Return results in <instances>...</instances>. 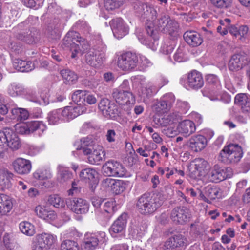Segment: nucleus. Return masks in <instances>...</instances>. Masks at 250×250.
Here are the masks:
<instances>
[{"label":"nucleus","instance_id":"obj_1","mask_svg":"<svg viewBox=\"0 0 250 250\" xmlns=\"http://www.w3.org/2000/svg\"><path fill=\"white\" fill-rule=\"evenodd\" d=\"M164 198L160 193H146L141 196L136 203L137 210L142 214L148 215L154 212L163 203Z\"/></svg>","mask_w":250,"mask_h":250},{"label":"nucleus","instance_id":"obj_2","mask_svg":"<svg viewBox=\"0 0 250 250\" xmlns=\"http://www.w3.org/2000/svg\"><path fill=\"white\" fill-rule=\"evenodd\" d=\"M63 44L70 48L72 51V58H75L79 52L86 50L89 44L84 39L79 36V34L74 31H69L63 40Z\"/></svg>","mask_w":250,"mask_h":250},{"label":"nucleus","instance_id":"obj_3","mask_svg":"<svg viewBox=\"0 0 250 250\" xmlns=\"http://www.w3.org/2000/svg\"><path fill=\"white\" fill-rule=\"evenodd\" d=\"M242 155L241 147L235 144H231L225 146L220 153L221 161L226 163L238 162Z\"/></svg>","mask_w":250,"mask_h":250},{"label":"nucleus","instance_id":"obj_4","mask_svg":"<svg viewBox=\"0 0 250 250\" xmlns=\"http://www.w3.org/2000/svg\"><path fill=\"white\" fill-rule=\"evenodd\" d=\"M102 169L103 174L108 177H123L126 172L125 168L121 163L113 160L104 164Z\"/></svg>","mask_w":250,"mask_h":250},{"label":"nucleus","instance_id":"obj_5","mask_svg":"<svg viewBox=\"0 0 250 250\" xmlns=\"http://www.w3.org/2000/svg\"><path fill=\"white\" fill-rule=\"evenodd\" d=\"M106 236L104 232L99 231L95 233L87 232L84 235L83 247L84 250H93L100 243L106 241Z\"/></svg>","mask_w":250,"mask_h":250},{"label":"nucleus","instance_id":"obj_6","mask_svg":"<svg viewBox=\"0 0 250 250\" xmlns=\"http://www.w3.org/2000/svg\"><path fill=\"white\" fill-rule=\"evenodd\" d=\"M208 168V163L205 159L201 158H195L190 164L189 175L193 179H200L207 175Z\"/></svg>","mask_w":250,"mask_h":250},{"label":"nucleus","instance_id":"obj_7","mask_svg":"<svg viewBox=\"0 0 250 250\" xmlns=\"http://www.w3.org/2000/svg\"><path fill=\"white\" fill-rule=\"evenodd\" d=\"M138 61V56L135 53L128 52L118 57L117 65L123 70H132L136 67Z\"/></svg>","mask_w":250,"mask_h":250},{"label":"nucleus","instance_id":"obj_8","mask_svg":"<svg viewBox=\"0 0 250 250\" xmlns=\"http://www.w3.org/2000/svg\"><path fill=\"white\" fill-rule=\"evenodd\" d=\"M67 207L77 214H84L88 212L89 204L85 200L78 198H68L66 200Z\"/></svg>","mask_w":250,"mask_h":250},{"label":"nucleus","instance_id":"obj_9","mask_svg":"<svg viewBox=\"0 0 250 250\" xmlns=\"http://www.w3.org/2000/svg\"><path fill=\"white\" fill-rule=\"evenodd\" d=\"M105 59V49L103 48L101 50L94 48L90 49L85 55V61L87 63L93 67H97Z\"/></svg>","mask_w":250,"mask_h":250},{"label":"nucleus","instance_id":"obj_10","mask_svg":"<svg viewBox=\"0 0 250 250\" xmlns=\"http://www.w3.org/2000/svg\"><path fill=\"white\" fill-rule=\"evenodd\" d=\"M230 170V168H225L220 167L218 165H215L210 168V171L207 173L206 176L209 181L217 183L228 177L229 178L230 176H228L226 172Z\"/></svg>","mask_w":250,"mask_h":250},{"label":"nucleus","instance_id":"obj_11","mask_svg":"<svg viewBox=\"0 0 250 250\" xmlns=\"http://www.w3.org/2000/svg\"><path fill=\"white\" fill-rule=\"evenodd\" d=\"M62 120L69 121L79 115L84 113L86 108L83 105L66 106L63 109H59Z\"/></svg>","mask_w":250,"mask_h":250},{"label":"nucleus","instance_id":"obj_12","mask_svg":"<svg viewBox=\"0 0 250 250\" xmlns=\"http://www.w3.org/2000/svg\"><path fill=\"white\" fill-rule=\"evenodd\" d=\"M204 83V80L201 73L194 70L188 74L185 86L187 88L198 89L203 86Z\"/></svg>","mask_w":250,"mask_h":250},{"label":"nucleus","instance_id":"obj_13","mask_svg":"<svg viewBox=\"0 0 250 250\" xmlns=\"http://www.w3.org/2000/svg\"><path fill=\"white\" fill-rule=\"evenodd\" d=\"M170 218L175 223L183 224L190 218L189 210L184 207L175 208L171 211Z\"/></svg>","mask_w":250,"mask_h":250},{"label":"nucleus","instance_id":"obj_14","mask_svg":"<svg viewBox=\"0 0 250 250\" xmlns=\"http://www.w3.org/2000/svg\"><path fill=\"white\" fill-rule=\"evenodd\" d=\"M84 154L88 155V160L91 164L98 165L103 160V157L105 155L102 146L97 145L92 148H85Z\"/></svg>","mask_w":250,"mask_h":250},{"label":"nucleus","instance_id":"obj_15","mask_svg":"<svg viewBox=\"0 0 250 250\" xmlns=\"http://www.w3.org/2000/svg\"><path fill=\"white\" fill-rule=\"evenodd\" d=\"M112 96L116 102L121 105L133 104L135 101L132 92H126L116 88L113 90Z\"/></svg>","mask_w":250,"mask_h":250},{"label":"nucleus","instance_id":"obj_16","mask_svg":"<svg viewBox=\"0 0 250 250\" xmlns=\"http://www.w3.org/2000/svg\"><path fill=\"white\" fill-rule=\"evenodd\" d=\"M14 171L19 174H28L31 169V163L29 160L22 158H18L12 162Z\"/></svg>","mask_w":250,"mask_h":250},{"label":"nucleus","instance_id":"obj_17","mask_svg":"<svg viewBox=\"0 0 250 250\" xmlns=\"http://www.w3.org/2000/svg\"><path fill=\"white\" fill-rule=\"evenodd\" d=\"M110 25L115 36L122 38L128 33V28L126 26L123 19L118 18L112 20Z\"/></svg>","mask_w":250,"mask_h":250},{"label":"nucleus","instance_id":"obj_18","mask_svg":"<svg viewBox=\"0 0 250 250\" xmlns=\"http://www.w3.org/2000/svg\"><path fill=\"white\" fill-rule=\"evenodd\" d=\"M188 242L187 238L183 234H178L169 238L164 245L165 249L186 246Z\"/></svg>","mask_w":250,"mask_h":250},{"label":"nucleus","instance_id":"obj_19","mask_svg":"<svg viewBox=\"0 0 250 250\" xmlns=\"http://www.w3.org/2000/svg\"><path fill=\"white\" fill-rule=\"evenodd\" d=\"M188 144L192 151L199 152L205 148L207 145V140L203 135H195L190 138Z\"/></svg>","mask_w":250,"mask_h":250},{"label":"nucleus","instance_id":"obj_20","mask_svg":"<svg viewBox=\"0 0 250 250\" xmlns=\"http://www.w3.org/2000/svg\"><path fill=\"white\" fill-rule=\"evenodd\" d=\"M180 116L177 113H172L162 118L155 117L153 121L155 124L159 126L167 127L174 125L178 121Z\"/></svg>","mask_w":250,"mask_h":250},{"label":"nucleus","instance_id":"obj_21","mask_svg":"<svg viewBox=\"0 0 250 250\" xmlns=\"http://www.w3.org/2000/svg\"><path fill=\"white\" fill-rule=\"evenodd\" d=\"M235 103L240 107L242 112L250 117V96L246 93H239L235 97Z\"/></svg>","mask_w":250,"mask_h":250},{"label":"nucleus","instance_id":"obj_22","mask_svg":"<svg viewBox=\"0 0 250 250\" xmlns=\"http://www.w3.org/2000/svg\"><path fill=\"white\" fill-rule=\"evenodd\" d=\"M115 203L113 201L106 202L102 210L98 211L97 214L99 219L103 221H108L115 212Z\"/></svg>","mask_w":250,"mask_h":250},{"label":"nucleus","instance_id":"obj_23","mask_svg":"<svg viewBox=\"0 0 250 250\" xmlns=\"http://www.w3.org/2000/svg\"><path fill=\"white\" fill-rule=\"evenodd\" d=\"M5 142L7 146L13 150H16L20 148L21 143L17 134L9 128L5 129Z\"/></svg>","mask_w":250,"mask_h":250},{"label":"nucleus","instance_id":"obj_24","mask_svg":"<svg viewBox=\"0 0 250 250\" xmlns=\"http://www.w3.org/2000/svg\"><path fill=\"white\" fill-rule=\"evenodd\" d=\"M183 37L186 42L192 47L198 46L203 42L201 35L195 31L190 30L185 32Z\"/></svg>","mask_w":250,"mask_h":250},{"label":"nucleus","instance_id":"obj_25","mask_svg":"<svg viewBox=\"0 0 250 250\" xmlns=\"http://www.w3.org/2000/svg\"><path fill=\"white\" fill-rule=\"evenodd\" d=\"M177 129L180 133L185 137H188L195 131L196 126L193 121L185 120L178 124Z\"/></svg>","mask_w":250,"mask_h":250},{"label":"nucleus","instance_id":"obj_26","mask_svg":"<svg viewBox=\"0 0 250 250\" xmlns=\"http://www.w3.org/2000/svg\"><path fill=\"white\" fill-rule=\"evenodd\" d=\"M127 214H122L111 226L110 232L112 235L122 232L126 226Z\"/></svg>","mask_w":250,"mask_h":250},{"label":"nucleus","instance_id":"obj_27","mask_svg":"<svg viewBox=\"0 0 250 250\" xmlns=\"http://www.w3.org/2000/svg\"><path fill=\"white\" fill-rule=\"evenodd\" d=\"M246 59V56L245 54H236L233 55L229 62V69L232 71H237L241 69L245 63Z\"/></svg>","mask_w":250,"mask_h":250},{"label":"nucleus","instance_id":"obj_28","mask_svg":"<svg viewBox=\"0 0 250 250\" xmlns=\"http://www.w3.org/2000/svg\"><path fill=\"white\" fill-rule=\"evenodd\" d=\"M35 212L39 217L48 221L54 220L56 218L55 212L47 207L38 206L35 208Z\"/></svg>","mask_w":250,"mask_h":250},{"label":"nucleus","instance_id":"obj_29","mask_svg":"<svg viewBox=\"0 0 250 250\" xmlns=\"http://www.w3.org/2000/svg\"><path fill=\"white\" fill-rule=\"evenodd\" d=\"M14 67L22 72H29L35 68L34 63L31 61H25L19 59H15L13 62Z\"/></svg>","mask_w":250,"mask_h":250},{"label":"nucleus","instance_id":"obj_30","mask_svg":"<svg viewBox=\"0 0 250 250\" xmlns=\"http://www.w3.org/2000/svg\"><path fill=\"white\" fill-rule=\"evenodd\" d=\"M37 240L41 241L48 250L52 248L56 243V235L51 233H42L37 235Z\"/></svg>","mask_w":250,"mask_h":250},{"label":"nucleus","instance_id":"obj_31","mask_svg":"<svg viewBox=\"0 0 250 250\" xmlns=\"http://www.w3.org/2000/svg\"><path fill=\"white\" fill-rule=\"evenodd\" d=\"M12 208L13 202L11 199L6 195L0 194V215H6Z\"/></svg>","mask_w":250,"mask_h":250},{"label":"nucleus","instance_id":"obj_32","mask_svg":"<svg viewBox=\"0 0 250 250\" xmlns=\"http://www.w3.org/2000/svg\"><path fill=\"white\" fill-rule=\"evenodd\" d=\"M159 88L151 82H148L142 86V97L144 101L148 99L158 91Z\"/></svg>","mask_w":250,"mask_h":250},{"label":"nucleus","instance_id":"obj_33","mask_svg":"<svg viewBox=\"0 0 250 250\" xmlns=\"http://www.w3.org/2000/svg\"><path fill=\"white\" fill-rule=\"evenodd\" d=\"M59 172L57 181L60 183H65L71 180L73 178V174L67 168L62 166L58 167Z\"/></svg>","mask_w":250,"mask_h":250},{"label":"nucleus","instance_id":"obj_34","mask_svg":"<svg viewBox=\"0 0 250 250\" xmlns=\"http://www.w3.org/2000/svg\"><path fill=\"white\" fill-rule=\"evenodd\" d=\"M14 174L6 169H0V185L5 188H9L11 185V180Z\"/></svg>","mask_w":250,"mask_h":250},{"label":"nucleus","instance_id":"obj_35","mask_svg":"<svg viewBox=\"0 0 250 250\" xmlns=\"http://www.w3.org/2000/svg\"><path fill=\"white\" fill-rule=\"evenodd\" d=\"M60 74L63 79L65 81L66 84L75 83L78 79L77 75L73 71L69 69H63L61 71Z\"/></svg>","mask_w":250,"mask_h":250},{"label":"nucleus","instance_id":"obj_36","mask_svg":"<svg viewBox=\"0 0 250 250\" xmlns=\"http://www.w3.org/2000/svg\"><path fill=\"white\" fill-rule=\"evenodd\" d=\"M19 229L22 233L28 236H33L35 233L34 226L28 222L20 223Z\"/></svg>","mask_w":250,"mask_h":250},{"label":"nucleus","instance_id":"obj_37","mask_svg":"<svg viewBox=\"0 0 250 250\" xmlns=\"http://www.w3.org/2000/svg\"><path fill=\"white\" fill-rule=\"evenodd\" d=\"M29 133L35 131H38L39 133L43 132L46 129V126L42 122L34 121L27 123Z\"/></svg>","mask_w":250,"mask_h":250},{"label":"nucleus","instance_id":"obj_38","mask_svg":"<svg viewBox=\"0 0 250 250\" xmlns=\"http://www.w3.org/2000/svg\"><path fill=\"white\" fill-rule=\"evenodd\" d=\"M11 113L15 118L20 121L25 120L29 117V113L25 108H15L12 109Z\"/></svg>","mask_w":250,"mask_h":250},{"label":"nucleus","instance_id":"obj_39","mask_svg":"<svg viewBox=\"0 0 250 250\" xmlns=\"http://www.w3.org/2000/svg\"><path fill=\"white\" fill-rule=\"evenodd\" d=\"M85 93L86 91L77 90L72 94V99L74 102L77 103V105H82L81 104L83 103Z\"/></svg>","mask_w":250,"mask_h":250},{"label":"nucleus","instance_id":"obj_40","mask_svg":"<svg viewBox=\"0 0 250 250\" xmlns=\"http://www.w3.org/2000/svg\"><path fill=\"white\" fill-rule=\"evenodd\" d=\"M34 34H32L31 31H29L25 33L24 32H20L17 35L16 38L19 40L23 41L28 44H32L35 42Z\"/></svg>","mask_w":250,"mask_h":250},{"label":"nucleus","instance_id":"obj_41","mask_svg":"<svg viewBox=\"0 0 250 250\" xmlns=\"http://www.w3.org/2000/svg\"><path fill=\"white\" fill-rule=\"evenodd\" d=\"M61 116L59 109L50 112L47 117L49 124L55 125L57 124L60 120H62Z\"/></svg>","mask_w":250,"mask_h":250},{"label":"nucleus","instance_id":"obj_42","mask_svg":"<svg viewBox=\"0 0 250 250\" xmlns=\"http://www.w3.org/2000/svg\"><path fill=\"white\" fill-rule=\"evenodd\" d=\"M49 94L45 93H42L40 97H33L30 99L32 102L36 103L40 105L45 106L49 103Z\"/></svg>","mask_w":250,"mask_h":250},{"label":"nucleus","instance_id":"obj_43","mask_svg":"<svg viewBox=\"0 0 250 250\" xmlns=\"http://www.w3.org/2000/svg\"><path fill=\"white\" fill-rule=\"evenodd\" d=\"M61 250H79L78 243L72 240H66L61 244Z\"/></svg>","mask_w":250,"mask_h":250},{"label":"nucleus","instance_id":"obj_44","mask_svg":"<svg viewBox=\"0 0 250 250\" xmlns=\"http://www.w3.org/2000/svg\"><path fill=\"white\" fill-rule=\"evenodd\" d=\"M163 102L165 103L166 107L170 110L175 101V96L171 93H167L164 95L161 98Z\"/></svg>","mask_w":250,"mask_h":250},{"label":"nucleus","instance_id":"obj_45","mask_svg":"<svg viewBox=\"0 0 250 250\" xmlns=\"http://www.w3.org/2000/svg\"><path fill=\"white\" fill-rule=\"evenodd\" d=\"M97 174L96 171L92 168H86L83 170L80 174L82 179L92 180Z\"/></svg>","mask_w":250,"mask_h":250},{"label":"nucleus","instance_id":"obj_46","mask_svg":"<svg viewBox=\"0 0 250 250\" xmlns=\"http://www.w3.org/2000/svg\"><path fill=\"white\" fill-rule=\"evenodd\" d=\"M33 175L35 178L40 180L49 179L52 176L50 170L45 169L37 170Z\"/></svg>","mask_w":250,"mask_h":250},{"label":"nucleus","instance_id":"obj_47","mask_svg":"<svg viewBox=\"0 0 250 250\" xmlns=\"http://www.w3.org/2000/svg\"><path fill=\"white\" fill-rule=\"evenodd\" d=\"M23 90L22 87L17 84H11L8 89V93L12 97H16L21 94Z\"/></svg>","mask_w":250,"mask_h":250},{"label":"nucleus","instance_id":"obj_48","mask_svg":"<svg viewBox=\"0 0 250 250\" xmlns=\"http://www.w3.org/2000/svg\"><path fill=\"white\" fill-rule=\"evenodd\" d=\"M125 189V184L122 180H116L111 190L115 194H119Z\"/></svg>","mask_w":250,"mask_h":250},{"label":"nucleus","instance_id":"obj_49","mask_svg":"<svg viewBox=\"0 0 250 250\" xmlns=\"http://www.w3.org/2000/svg\"><path fill=\"white\" fill-rule=\"evenodd\" d=\"M49 202L55 208H62L64 206L63 200L58 195H53L49 197Z\"/></svg>","mask_w":250,"mask_h":250},{"label":"nucleus","instance_id":"obj_50","mask_svg":"<svg viewBox=\"0 0 250 250\" xmlns=\"http://www.w3.org/2000/svg\"><path fill=\"white\" fill-rule=\"evenodd\" d=\"M153 110L158 114H163L169 111L167 107H166L165 103L161 99L157 101L153 105Z\"/></svg>","mask_w":250,"mask_h":250},{"label":"nucleus","instance_id":"obj_51","mask_svg":"<svg viewBox=\"0 0 250 250\" xmlns=\"http://www.w3.org/2000/svg\"><path fill=\"white\" fill-rule=\"evenodd\" d=\"M123 3V0H106L105 7L108 10L118 8Z\"/></svg>","mask_w":250,"mask_h":250},{"label":"nucleus","instance_id":"obj_52","mask_svg":"<svg viewBox=\"0 0 250 250\" xmlns=\"http://www.w3.org/2000/svg\"><path fill=\"white\" fill-rule=\"evenodd\" d=\"M206 195L211 200L221 197L220 190L217 188H208L206 191Z\"/></svg>","mask_w":250,"mask_h":250},{"label":"nucleus","instance_id":"obj_53","mask_svg":"<svg viewBox=\"0 0 250 250\" xmlns=\"http://www.w3.org/2000/svg\"><path fill=\"white\" fill-rule=\"evenodd\" d=\"M81 148L84 153L85 148H92L93 147L96 146L93 141L89 138H83L81 140Z\"/></svg>","mask_w":250,"mask_h":250},{"label":"nucleus","instance_id":"obj_54","mask_svg":"<svg viewBox=\"0 0 250 250\" xmlns=\"http://www.w3.org/2000/svg\"><path fill=\"white\" fill-rule=\"evenodd\" d=\"M107 110H106V113H104L103 115L105 117L111 118L115 117V115L118 114L117 106L113 103H111Z\"/></svg>","mask_w":250,"mask_h":250},{"label":"nucleus","instance_id":"obj_55","mask_svg":"<svg viewBox=\"0 0 250 250\" xmlns=\"http://www.w3.org/2000/svg\"><path fill=\"white\" fill-rule=\"evenodd\" d=\"M15 130L21 134H28L29 133L28 124L22 123L15 125Z\"/></svg>","mask_w":250,"mask_h":250},{"label":"nucleus","instance_id":"obj_56","mask_svg":"<svg viewBox=\"0 0 250 250\" xmlns=\"http://www.w3.org/2000/svg\"><path fill=\"white\" fill-rule=\"evenodd\" d=\"M162 132L168 137H173L180 133L177 129V127L175 128L173 126L164 128Z\"/></svg>","mask_w":250,"mask_h":250},{"label":"nucleus","instance_id":"obj_57","mask_svg":"<svg viewBox=\"0 0 250 250\" xmlns=\"http://www.w3.org/2000/svg\"><path fill=\"white\" fill-rule=\"evenodd\" d=\"M249 31V27L246 25H239L238 37L240 40L243 41L247 37Z\"/></svg>","mask_w":250,"mask_h":250},{"label":"nucleus","instance_id":"obj_58","mask_svg":"<svg viewBox=\"0 0 250 250\" xmlns=\"http://www.w3.org/2000/svg\"><path fill=\"white\" fill-rule=\"evenodd\" d=\"M111 102L107 99H102L98 104V107L100 111L104 115V113H106L107 108L111 104Z\"/></svg>","mask_w":250,"mask_h":250},{"label":"nucleus","instance_id":"obj_59","mask_svg":"<svg viewBox=\"0 0 250 250\" xmlns=\"http://www.w3.org/2000/svg\"><path fill=\"white\" fill-rule=\"evenodd\" d=\"M177 27V23L170 19L167 21L166 27H165L164 31L168 32L169 34L174 32L176 29Z\"/></svg>","mask_w":250,"mask_h":250},{"label":"nucleus","instance_id":"obj_60","mask_svg":"<svg viewBox=\"0 0 250 250\" xmlns=\"http://www.w3.org/2000/svg\"><path fill=\"white\" fill-rule=\"evenodd\" d=\"M207 82L212 85H215L217 87H220V81L218 77L214 74H208L207 76Z\"/></svg>","mask_w":250,"mask_h":250},{"label":"nucleus","instance_id":"obj_61","mask_svg":"<svg viewBox=\"0 0 250 250\" xmlns=\"http://www.w3.org/2000/svg\"><path fill=\"white\" fill-rule=\"evenodd\" d=\"M230 22L231 20L229 18H226L224 20H220V26H222L223 28L224 35H226L228 33V29L230 25Z\"/></svg>","mask_w":250,"mask_h":250},{"label":"nucleus","instance_id":"obj_62","mask_svg":"<svg viewBox=\"0 0 250 250\" xmlns=\"http://www.w3.org/2000/svg\"><path fill=\"white\" fill-rule=\"evenodd\" d=\"M176 105L183 113H186L190 108L189 104L186 101H182L178 100L176 102Z\"/></svg>","mask_w":250,"mask_h":250},{"label":"nucleus","instance_id":"obj_63","mask_svg":"<svg viewBox=\"0 0 250 250\" xmlns=\"http://www.w3.org/2000/svg\"><path fill=\"white\" fill-rule=\"evenodd\" d=\"M169 19V18L167 16L164 15L158 20L157 25L160 28V30H165L167 22Z\"/></svg>","mask_w":250,"mask_h":250},{"label":"nucleus","instance_id":"obj_64","mask_svg":"<svg viewBox=\"0 0 250 250\" xmlns=\"http://www.w3.org/2000/svg\"><path fill=\"white\" fill-rule=\"evenodd\" d=\"M84 102H86L89 104H93L97 102V98L95 95L90 94L88 92L86 91Z\"/></svg>","mask_w":250,"mask_h":250}]
</instances>
